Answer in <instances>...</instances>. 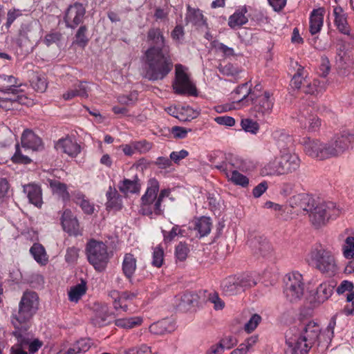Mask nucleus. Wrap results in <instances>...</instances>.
<instances>
[{"instance_id":"nucleus-1","label":"nucleus","mask_w":354,"mask_h":354,"mask_svg":"<svg viewBox=\"0 0 354 354\" xmlns=\"http://www.w3.org/2000/svg\"><path fill=\"white\" fill-rule=\"evenodd\" d=\"M151 46L144 53L146 77L151 81L163 80L172 70L170 46L160 28L152 27L147 32Z\"/></svg>"},{"instance_id":"nucleus-2","label":"nucleus","mask_w":354,"mask_h":354,"mask_svg":"<svg viewBox=\"0 0 354 354\" xmlns=\"http://www.w3.org/2000/svg\"><path fill=\"white\" fill-rule=\"evenodd\" d=\"M320 333L319 325L314 321L301 324L298 332L286 339L288 347L286 354H308Z\"/></svg>"},{"instance_id":"nucleus-3","label":"nucleus","mask_w":354,"mask_h":354,"mask_svg":"<svg viewBox=\"0 0 354 354\" xmlns=\"http://www.w3.org/2000/svg\"><path fill=\"white\" fill-rule=\"evenodd\" d=\"M306 260L309 265L328 277L334 276L338 272L333 252L321 245L312 248Z\"/></svg>"},{"instance_id":"nucleus-4","label":"nucleus","mask_w":354,"mask_h":354,"mask_svg":"<svg viewBox=\"0 0 354 354\" xmlns=\"http://www.w3.org/2000/svg\"><path fill=\"white\" fill-rule=\"evenodd\" d=\"M159 189L158 180L154 178H150L147 182L146 192L140 198L139 212L141 214L152 218L163 214L164 206L160 199L157 198Z\"/></svg>"},{"instance_id":"nucleus-5","label":"nucleus","mask_w":354,"mask_h":354,"mask_svg":"<svg viewBox=\"0 0 354 354\" xmlns=\"http://www.w3.org/2000/svg\"><path fill=\"white\" fill-rule=\"evenodd\" d=\"M38 306V296L34 292L24 293L19 305L18 312L13 315L12 323L15 328L28 330V322L36 313Z\"/></svg>"},{"instance_id":"nucleus-6","label":"nucleus","mask_w":354,"mask_h":354,"mask_svg":"<svg viewBox=\"0 0 354 354\" xmlns=\"http://www.w3.org/2000/svg\"><path fill=\"white\" fill-rule=\"evenodd\" d=\"M307 209L310 221L316 227L326 224L330 218L338 216L339 210L336 205L330 201L317 203L314 198L313 206Z\"/></svg>"},{"instance_id":"nucleus-7","label":"nucleus","mask_w":354,"mask_h":354,"mask_svg":"<svg viewBox=\"0 0 354 354\" xmlns=\"http://www.w3.org/2000/svg\"><path fill=\"white\" fill-rule=\"evenodd\" d=\"M88 262L98 271L104 270L109 262L106 245L102 241L90 240L86 247Z\"/></svg>"},{"instance_id":"nucleus-8","label":"nucleus","mask_w":354,"mask_h":354,"mask_svg":"<svg viewBox=\"0 0 354 354\" xmlns=\"http://www.w3.org/2000/svg\"><path fill=\"white\" fill-rule=\"evenodd\" d=\"M283 292L290 302L299 301L304 292V283L302 275L298 272L286 274L283 278Z\"/></svg>"},{"instance_id":"nucleus-9","label":"nucleus","mask_w":354,"mask_h":354,"mask_svg":"<svg viewBox=\"0 0 354 354\" xmlns=\"http://www.w3.org/2000/svg\"><path fill=\"white\" fill-rule=\"evenodd\" d=\"M354 143V134L348 132H344L337 135L330 139L326 145L327 159L337 158L353 147Z\"/></svg>"},{"instance_id":"nucleus-10","label":"nucleus","mask_w":354,"mask_h":354,"mask_svg":"<svg viewBox=\"0 0 354 354\" xmlns=\"http://www.w3.org/2000/svg\"><path fill=\"white\" fill-rule=\"evenodd\" d=\"M174 93L178 95H197V90L190 81L189 75L185 73L181 64L176 65L175 80L172 84Z\"/></svg>"},{"instance_id":"nucleus-11","label":"nucleus","mask_w":354,"mask_h":354,"mask_svg":"<svg viewBox=\"0 0 354 354\" xmlns=\"http://www.w3.org/2000/svg\"><path fill=\"white\" fill-rule=\"evenodd\" d=\"M279 164L283 175L296 171L300 167L301 160L297 154L290 151L281 152Z\"/></svg>"},{"instance_id":"nucleus-12","label":"nucleus","mask_w":354,"mask_h":354,"mask_svg":"<svg viewBox=\"0 0 354 354\" xmlns=\"http://www.w3.org/2000/svg\"><path fill=\"white\" fill-rule=\"evenodd\" d=\"M86 13L82 4L75 3L68 7L66 10L64 21L66 26L71 28H76L82 23Z\"/></svg>"},{"instance_id":"nucleus-13","label":"nucleus","mask_w":354,"mask_h":354,"mask_svg":"<svg viewBox=\"0 0 354 354\" xmlns=\"http://www.w3.org/2000/svg\"><path fill=\"white\" fill-rule=\"evenodd\" d=\"M304 151L306 155L319 160L327 159L326 145L318 140L305 139L304 141Z\"/></svg>"},{"instance_id":"nucleus-14","label":"nucleus","mask_w":354,"mask_h":354,"mask_svg":"<svg viewBox=\"0 0 354 354\" xmlns=\"http://www.w3.org/2000/svg\"><path fill=\"white\" fill-rule=\"evenodd\" d=\"M271 93L268 91H265L263 94L255 98L253 97V94L250 95L254 109L259 115H265L271 113L274 105V101L271 98Z\"/></svg>"},{"instance_id":"nucleus-15","label":"nucleus","mask_w":354,"mask_h":354,"mask_svg":"<svg viewBox=\"0 0 354 354\" xmlns=\"http://www.w3.org/2000/svg\"><path fill=\"white\" fill-rule=\"evenodd\" d=\"M27 330H24L23 328H15L13 331L14 336L17 339V342L20 343L21 346H28V351L30 353H35L42 346V342L38 339L31 341L29 335L26 333Z\"/></svg>"},{"instance_id":"nucleus-16","label":"nucleus","mask_w":354,"mask_h":354,"mask_svg":"<svg viewBox=\"0 0 354 354\" xmlns=\"http://www.w3.org/2000/svg\"><path fill=\"white\" fill-rule=\"evenodd\" d=\"M56 149L71 157H75L80 153V146L74 138L66 137L60 139L55 144Z\"/></svg>"},{"instance_id":"nucleus-17","label":"nucleus","mask_w":354,"mask_h":354,"mask_svg":"<svg viewBox=\"0 0 354 354\" xmlns=\"http://www.w3.org/2000/svg\"><path fill=\"white\" fill-rule=\"evenodd\" d=\"M250 246L254 254L263 258H269L272 253V247L270 242L263 237H255L250 242Z\"/></svg>"},{"instance_id":"nucleus-18","label":"nucleus","mask_w":354,"mask_h":354,"mask_svg":"<svg viewBox=\"0 0 354 354\" xmlns=\"http://www.w3.org/2000/svg\"><path fill=\"white\" fill-rule=\"evenodd\" d=\"M241 162L239 158L232 154L224 156V160L221 163L216 164L215 168L224 173L227 177L232 174L233 170L241 169Z\"/></svg>"},{"instance_id":"nucleus-19","label":"nucleus","mask_w":354,"mask_h":354,"mask_svg":"<svg viewBox=\"0 0 354 354\" xmlns=\"http://www.w3.org/2000/svg\"><path fill=\"white\" fill-rule=\"evenodd\" d=\"M21 146L32 151H39L42 148L41 139L32 131L26 129L21 137Z\"/></svg>"},{"instance_id":"nucleus-20","label":"nucleus","mask_w":354,"mask_h":354,"mask_svg":"<svg viewBox=\"0 0 354 354\" xmlns=\"http://www.w3.org/2000/svg\"><path fill=\"white\" fill-rule=\"evenodd\" d=\"M62 225L64 230L70 235L77 236L80 234L78 221L70 210L66 209L64 212L62 216Z\"/></svg>"},{"instance_id":"nucleus-21","label":"nucleus","mask_w":354,"mask_h":354,"mask_svg":"<svg viewBox=\"0 0 354 354\" xmlns=\"http://www.w3.org/2000/svg\"><path fill=\"white\" fill-rule=\"evenodd\" d=\"M314 198L306 193L299 194L291 196L288 200V204L292 208L298 207L304 211L310 209L313 206Z\"/></svg>"},{"instance_id":"nucleus-22","label":"nucleus","mask_w":354,"mask_h":354,"mask_svg":"<svg viewBox=\"0 0 354 354\" xmlns=\"http://www.w3.org/2000/svg\"><path fill=\"white\" fill-rule=\"evenodd\" d=\"M335 286V283L333 281L319 284L314 295V302L319 305L328 299L333 292Z\"/></svg>"},{"instance_id":"nucleus-23","label":"nucleus","mask_w":354,"mask_h":354,"mask_svg":"<svg viewBox=\"0 0 354 354\" xmlns=\"http://www.w3.org/2000/svg\"><path fill=\"white\" fill-rule=\"evenodd\" d=\"M24 192L26 194L29 202L37 207H41L43 203L42 193L40 187L34 183L23 186Z\"/></svg>"},{"instance_id":"nucleus-24","label":"nucleus","mask_w":354,"mask_h":354,"mask_svg":"<svg viewBox=\"0 0 354 354\" xmlns=\"http://www.w3.org/2000/svg\"><path fill=\"white\" fill-rule=\"evenodd\" d=\"M324 12L325 10L323 8L314 9L311 12L309 19V30L311 35H315L320 32L324 24Z\"/></svg>"},{"instance_id":"nucleus-25","label":"nucleus","mask_w":354,"mask_h":354,"mask_svg":"<svg viewBox=\"0 0 354 354\" xmlns=\"http://www.w3.org/2000/svg\"><path fill=\"white\" fill-rule=\"evenodd\" d=\"M185 21L187 24L191 23L198 28L207 26L206 20L202 11L198 8H192L189 5L187 6Z\"/></svg>"},{"instance_id":"nucleus-26","label":"nucleus","mask_w":354,"mask_h":354,"mask_svg":"<svg viewBox=\"0 0 354 354\" xmlns=\"http://www.w3.org/2000/svg\"><path fill=\"white\" fill-rule=\"evenodd\" d=\"M137 293L123 292L119 293L118 292H112V298H114L113 303V307L116 310H122L123 312L127 310V300H131L135 298Z\"/></svg>"},{"instance_id":"nucleus-27","label":"nucleus","mask_w":354,"mask_h":354,"mask_svg":"<svg viewBox=\"0 0 354 354\" xmlns=\"http://www.w3.org/2000/svg\"><path fill=\"white\" fill-rule=\"evenodd\" d=\"M89 92L88 84L87 82H80L78 84L75 85L73 88L64 93L62 97L65 100H70L75 97L86 98L88 97Z\"/></svg>"},{"instance_id":"nucleus-28","label":"nucleus","mask_w":354,"mask_h":354,"mask_svg":"<svg viewBox=\"0 0 354 354\" xmlns=\"http://www.w3.org/2000/svg\"><path fill=\"white\" fill-rule=\"evenodd\" d=\"M337 293L338 295H342L345 292H348L346 295V301L348 302L352 301V309H349L348 307H346L345 310L348 315H351L353 313L354 310V285L352 282L344 280L341 282L339 286L337 288Z\"/></svg>"},{"instance_id":"nucleus-29","label":"nucleus","mask_w":354,"mask_h":354,"mask_svg":"<svg viewBox=\"0 0 354 354\" xmlns=\"http://www.w3.org/2000/svg\"><path fill=\"white\" fill-rule=\"evenodd\" d=\"M298 121L301 128L308 129L309 131H316L321 125L319 118L315 115L301 113L299 115Z\"/></svg>"},{"instance_id":"nucleus-30","label":"nucleus","mask_w":354,"mask_h":354,"mask_svg":"<svg viewBox=\"0 0 354 354\" xmlns=\"http://www.w3.org/2000/svg\"><path fill=\"white\" fill-rule=\"evenodd\" d=\"M174 330L175 323L168 319L155 322L149 326V331L155 335H163L166 333H171Z\"/></svg>"},{"instance_id":"nucleus-31","label":"nucleus","mask_w":354,"mask_h":354,"mask_svg":"<svg viewBox=\"0 0 354 354\" xmlns=\"http://www.w3.org/2000/svg\"><path fill=\"white\" fill-rule=\"evenodd\" d=\"M48 182L54 195L62 198L64 201L69 200L70 194L67 190V185L65 183L55 179H48Z\"/></svg>"},{"instance_id":"nucleus-32","label":"nucleus","mask_w":354,"mask_h":354,"mask_svg":"<svg viewBox=\"0 0 354 354\" xmlns=\"http://www.w3.org/2000/svg\"><path fill=\"white\" fill-rule=\"evenodd\" d=\"M21 92H11L4 88L0 89V102L3 103L18 102L19 104H25L26 97L20 94Z\"/></svg>"},{"instance_id":"nucleus-33","label":"nucleus","mask_w":354,"mask_h":354,"mask_svg":"<svg viewBox=\"0 0 354 354\" xmlns=\"http://www.w3.org/2000/svg\"><path fill=\"white\" fill-rule=\"evenodd\" d=\"M120 191L124 194H136L140 192L141 183L140 179L136 176L133 180L124 179L118 186Z\"/></svg>"},{"instance_id":"nucleus-34","label":"nucleus","mask_w":354,"mask_h":354,"mask_svg":"<svg viewBox=\"0 0 354 354\" xmlns=\"http://www.w3.org/2000/svg\"><path fill=\"white\" fill-rule=\"evenodd\" d=\"M212 223L209 217L202 216L197 219L194 224V230L197 231L199 237L207 236L212 230Z\"/></svg>"},{"instance_id":"nucleus-35","label":"nucleus","mask_w":354,"mask_h":354,"mask_svg":"<svg viewBox=\"0 0 354 354\" xmlns=\"http://www.w3.org/2000/svg\"><path fill=\"white\" fill-rule=\"evenodd\" d=\"M87 290L86 282L84 280L81 283L71 287L68 292V299L71 302L77 303L84 295Z\"/></svg>"},{"instance_id":"nucleus-36","label":"nucleus","mask_w":354,"mask_h":354,"mask_svg":"<svg viewBox=\"0 0 354 354\" xmlns=\"http://www.w3.org/2000/svg\"><path fill=\"white\" fill-rule=\"evenodd\" d=\"M342 11V10L341 8H335L334 9L333 12L335 15V24L341 33L350 35V27L348 24L345 15L339 13V12Z\"/></svg>"},{"instance_id":"nucleus-37","label":"nucleus","mask_w":354,"mask_h":354,"mask_svg":"<svg viewBox=\"0 0 354 354\" xmlns=\"http://www.w3.org/2000/svg\"><path fill=\"white\" fill-rule=\"evenodd\" d=\"M223 290L226 295H234L242 292L239 283V279L235 277H230L222 283Z\"/></svg>"},{"instance_id":"nucleus-38","label":"nucleus","mask_w":354,"mask_h":354,"mask_svg":"<svg viewBox=\"0 0 354 354\" xmlns=\"http://www.w3.org/2000/svg\"><path fill=\"white\" fill-rule=\"evenodd\" d=\"M34 259L40 265L44 266L48 261V257L44 247L40 243H34L30 249Z\"/></svg>"},{"instance_id":"nucleus-39","label":"nucleus","mask_w":354,"mask_h":354,"mask_svg":"<svg viewBox=\"0 0 354 354\" xmlns=\"http://www.w3.org/2000/svg\"><path fill=\"white\" fill-rule=\"evenodd\" d=\"M136 270V259L131 253H127L124 255L122 262V271L124 275L131 279Z\"/></svg>"},{"instance_id":"nucleus-40","label":"nucleus","mask_w":354,"mask_h":354,"mask_svg":"<svg viewBox=\"0 0 354 354\" xmlns=\"http://www.w3.org/2000/svg\"><path fill=\"white\" fill-rule=\"evenodd\" d=\"M306 78L307 75L304 71V68L299 65L297 68V72L293 75L290 81V86L295 89L301 88V85L303 84H304L305 82H307Z\"/></svg>"},{"instance_id":"nucleus-41","label":"nucleus","mask_w":354,"mask_h":354,"mask_svg":"<svg viewBox=\"0 0 354 354\" xmlns=\"http://www.w3.org/2000/svg\"><path fill=\"white\" fill-rule=\"evenodd\" d=\"M245 12H246V10H245L244 12L243 11H236L231 15L228 20L229 26L232 28H234L237 26L245 24L248 19L245 15Z\"/></svg>"},{"instance_id":"nucleus-42","label":"nucleus","mask_w":354,"mask_h":354,"mask_svg":"<svg viewBox=\"0 0 354 354\" xmlns=\"http://www.w3.org/2000/svg\"><path fill=\"white\" fill-rule=\"evenodd\" d=\"M91 342L90 339H81L78 340L73 348H70L64 354H76L87 351L91 347Z\"/></svg>"},{"instance_id":"nucleus-43","label":"nucleus","mask_w":354,"mask_h":354,"mask_svg":"<svg viewBox=\"0 0 354 354\" xmlns=\"http://www.w3.org/2000/svg\"><path fill=\"white\" fill-rule=\"evenodd\" d=\"M142 319L140 317H135L126 319H118L115 322V324L120 328L129 329L142 324Z\"/></svg>"},{"instance_id":"nucleus-44","label":"nucleus","mask_w":354,"mask_h":354,"mask_svg":"<svg viewBox=\"0 0 354 354\" xmlns=\"http://www.w3.org/2000/svg\"><path fill=\"white\" fill-rule=\"evenodd\" d=\"M261 174L263 176L283 175L279 162H269L261 169Z\"/></svg>"},{"instance_id":"nucleus-45","label":"nucleus","mask_w":354,"mask_h":354,"mask_svg":"<svg viewBox=\"0 0 354 354\" xmlns=\"http://www.w3.org/2000/svg\"><path fill=\"white\" fill-rule=\"evenodd\" d=\"M227 178L236 185H239L242 187H247L249 185V178L237 170H233L232 174Z\"/></svg>"},{"instance_id":"nucleus-46","label":"nucleus","mask_w":354,"mask_h":354,"mask_svg":"<svg viewBox=\"0 0 354 354\" xmlns=\"http://www.w3.org/2000/svg\"><path fill=\"white\" fill-rule=\"evenodd\" d=\"M342 254L346 259L354 258V236H348L342 245Z\"/></svg>"},{"instance_id":"nucleus-47","label":"nucleus","mask_w":354,"mask_h":354,"mask_svg":"<svg viewBox=\"0 0 354 354\" xmlns=\"http://www.w3.org/2000/svg\"><path fill=\"white\" fill-rule=\"evenodd\" d=\"M241 128L245 131L256 135L259 131V124L257 122L250 118H244L241 121Z\"/></svg>"},{"instance_id":"nucleus-48","label":"nucleus","mask_w":354,"mask_h":354,"mask_svg":"<svg viewBox=\"0 0 354 354\" xmlns=\"http://www.w3.org/2000/svg\"><path fill=\"white\" fill-rule=\"evenodd\" d=\"M1 78L7 83L10 84V86L3 88L4 89H6L7 91H11V92H22V90L19 88V87L21 86V84L18 83V80L15 77L12 75H1Z\"/></svg>"},{"instance_id":"nucleus-49","label":"nucleus","mask_w":354,"mask_h":354,"mask_svg":"<svg viewBox=\"0 0 354 354\" xmlns=\"http://www.w3.org/2000/svg\"><path fill=\"white\" fill-rule=\"evenodd\" d=\"M132 142L135 153H145L149 151L153 147V143L146 140L133 141Z\"/></svg>"},{"instance_id":"nucleus-50","label":"nucleus","mask_w":354,"mask_h":354,"mask_svg":"<svg viewBox=\"0 0 354 354\" xmlns=\"http://www.w3.org/2000/svg\"><path fill=\"white\" fill-rule=\"evenodd\" d=\"M234 94L235 95H239V94L242 95V97L240 99H237V100L236 102L237 104L244 103L245 100H246L248 96L250 94V95L252 94V93H251V90L249 86V83L246 82V83L242 84L241 85L239 86L234 91Z\"/></svg>"},{"instance_id":"nucleus-51","label":"nucleus","mask_w":354,"mask_h":354,"mask_svg":"<svg viewBox=\"0 0 354 354\" xmlns=\"http://www.w3.org/2000/svg\"><path fill=\"white\" fill-rule=\"evenodd\" d=\"M76 203L80 205L82 210L88 214H91L94 212L93 205L85 198L82 194H77L76 197Z\"/></svg>"},{"instance_id":"nucleus-52","label":"nucleus","mask_w":354,"mask_h":354,"mask_svg":"<svg viewBox=\"0 0 354 354\" xmlns=\"http://www.w3.org/2000/svg\"><path fill=\"white\" fill-rule=\"evenodd\" d=\"M164 262V251L160 247H156L153 252L151 264L156 268H160Z\"/></svg>"},{"instance_id":"nucleus-53","label":"nucleus","mask_w":354,"mask_h":354,"mask_svg":"<svg viewBox=\"0 0 354 354\" xmlns=\"http://www.w3.org/2000/svg\"><path fill=\"white\" fill-rule=\"evenodd\" d=\"M138 100V93L133 91L129 95H121L118 97V102L122 105L132 106Z\"/></svg>"},{"instance_id":"nucleus-54","label":"nucleus","mask_w":354,"mask_h":354,"mask_svg":"<svg viewBox=\"0 0 354 354\" xmlns=\"http://www.w3.org/2000/svg\"><path fill=\"white\" fill-rule=\"evenodd\" d=\"M189 252V249L187 245L185 243H180L176 247L175 255L178 261H184L187 259Z\"/></svg>"},{"instance_id":"nucleus-55","label":"nucleus","mask_w":354,"mask_h":354,"mask_svg":"<svg viewBox=\"0 0 354 354\" xmlns=\"http://www.w3.org/2000/svg\"><path fill=\"white\" fill-rule=\"evenodd\" d=\"M15 148V153L12 157V162L24 165L28 164L31 162V159L28 156L21 153L19 144L16 145Z\"/></svg>"},{"instance_id":"nucleus-56","label":"nucleus","mask_w":354,"mask_h":354,"mask_svg":"<svg viewBox=\"0 0 354 354\" xmlns=\"http://www.w3.org/2000/svg\"><path fill=\"white\" fill-rule=\"evenodd\" d=\"M236 278L239 279V283L242 291L257 284L255 279L250 275H243Z\"/></svg>"},{"instance_id":"nucleus-57","label":"nucleus","mask_w":354,"mask_h":354,"mask_svg":"<svg viewBox=\"0 0 354 354\" xmlns=\"http://www.w3.org/2000/svg\"><path fill=\"white\" fill-rule=\"evenodd\" d=\"M273 136L274 138H277V142L279 147H283V142L288 145L292 142V138L288 136V134L277 131L273 133Z\"/></svg>"},{"instance_id":"nucleus-58","label":"nucleus","mask_w":354,"mask_h":354,"mask_svg":"<svg viewBox=\"0 0 354 354\" xmlns=\"http://www.w3.org/2000/svg\"><path fill=\"white\" fill-rule=\"evenodd\" d=\"M87 28L85 26H82L77 30L75 37H76V43L80 46H84L88 39L86 36Z\"/></svg>"},{"instance_id":"nucleus-59","label":"nucleus","mask_w":354,"mask_h":354,"mask_svg":"<svg viewBox=\"0 0 354 354\" xmlns=\"http://www.w3.org/2000/svg\"><path fill=\"white\" fill-rule=\"evenodd\" d=\"M261 320V317L260 315L257 314H254L250 317L249 321L245 324V330L247 331L248 333H251L257 327Z\"/></svg>"},{"instance_id":"nucleus-60","label":"nucleus","mask_w":354,"mask_h":354,"mask_svg":"<svg viewBox=\"0 0 354 354\" xmlns=\"http://www.w3.org/2000/svg\"><path fill=\"white\" fill-rule=\"evenodd\" d=\"M306 84H304L302 87V90L305 93L314 95L317 93L319 91V81L317 80H314L312 82H305Z\"/></svg>"},{"instance_id":"nucleus-61","label":"nucleus","mask_w":354,"mask_h":354,"mask_svg":"<svg viewBox=\"0 0 354 354\" xmlns=\"http://www.w3.org/2000/svg\"><path fill=\"white\" fill-rule=\"evenodd\" d=\"M218 344L224 351L225 348L230 349L234 346H235L237 344V340L234 336L228 335L221 339Z\"/></svg>"},{"instance_id":"nucleus-62","label":"nucleus","mask_w":354,"mask_h":354,"mask_svg":"<svg viewBox=\"0 0 354 354\" xmlns=\"http://www.w3.org/2000/svg\"><path fill=\"white\" fill-rule=\"evenodd\" d=\"M208 301L214 304V308L216 310H222L225 307V302L219 297L217 292L210 293Z\"/></svg>"},{"instance_id":"nucleus-63","label":"nucleus","mask_w":354,"mask_h":354,"mask_svg":"<svg viewBox=\"0 0 354 354\" xmlns=\"http://www.w3.org/2000/svg\"><path fill=\"white\" fill-rule=\"evenodd\" d=\"M150 352V348L145 344H142L140 347L131 348L120 352L118 354H149Z\"/></svg>"},{"instance_id":"nucleus-64","label":"nucleus","mask_w":354,"mask_h":354,"mask_svg":"<svg viewBox=\"0 0 354 354\" xmlns=\"http://www.w3.org/2000/svg\"><path fill=\"white\" fill-rule=\"evenodd\" d=\"M78 257L79 249L75 247L68 248L65 255V260L69 263H73L77 260Z\"/></svg>"}]
</instances>
